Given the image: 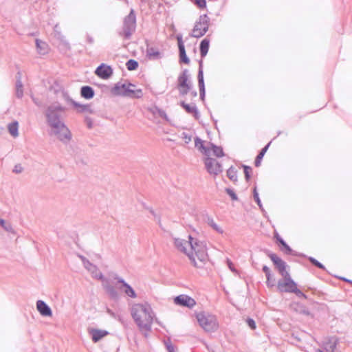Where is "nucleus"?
<instances>
[{"label": "nucleus", "mask_w": 352, "mask_h": 352, "mask_svg": "<svg viewBox=\"0 0 352 352\" xmlns=\"http://www.w3.org/2000/svg\"><path fill=\"white\" fill-rule=\"evenodd\" d=\"M65 110L60 104H53L47 107L45 116L53 134L63 144H68L72 140V133L62 119L61 113Z\"/></svg>", "instance_id": "f257e3e1"}, {"label": "nucleus", "mask_w": 352, "mask_h": 352, "mask_svg": "<svg viewBox=\"0 0 352 352\" xmlns=\"http://www.w3.org/2000/svg\"><path fill=\"white\" fill-rule=\"evenodd\" d=\"M131 316L140 331H145L144 336L151 331L154 314L148 304H137L131 308Z\"/></svg>", "instance_id": "f03ea898"}, {"label": "nucleus", "mask_w": 352, "mask_h": 352, "mask_svg": "<svg viewBox=\"0 0 352 352\" xmlns=\"http://www.w3.org/2000/svg\"><path fill=\"white\" fill-rule=\"evenodd\" d=\"M188 243L190 245L192 252L187 253V256L195 267L201 268L208 260L206 243L205 241H199L196 238L188 236Z\"/></svg>", "instance_id": "7ed1b4c3"}, {"label": "nucleus", "mask_w": 352, "mask_h": 352, "mask_svg": "<svg viewBox=\"0 0 352 352\" xmlns=\"http://www.w3.org/2000/svg\"><path fill=\"white\" fill-rule=\"evenodd\" d=\"M196 318L200 327L206 332H214L219 328V323L214 315L201 311L196 314Z\"/></svg>", "instance_id": "20e7f679"}, {"label": "nucleus", "mask_w": 352, "mask_h": 352, "mask_svg": "<svg viewBox=\"0 0 352 352\" xmlns=\"http://www.w3.org/2000/svg\"><path fill=\"white\" fill-rule=\"evenodd\" d=\"M136 29V14L133 9H131L130 12L123 20L122 30L118 33L120 36L125 39H130L132 34Z\"/></svg>", "instance_id": "39448f33"}, {"label": "nucleus", "mask_w": 352, "mask_h": 352, "mask_svg": "<svg viewBox=\"0 0 352 352\" xmlns=\"http://www.w3.org/2000/svg\"><path fill=\"white\" fill-rule=\"evenodd\" d=\"M210 25V18L206 14H201L195 23L194 27L190 34V36L201 38L208 31Z\"/></svg>", "instance_id": "423d86ee"}, {"label": "nucleus", "mask_w": 352, "mask_h": 352, "mask_svg": "<svg viewBox=\"0 0 352 352\" xmlns=\"http://www.w3.org/2000/svg\"><path fill=\"white\" fill-rule=\"evenodd\" d=\"M204 164L206 170L210 175L216 176L223 171L222 164L210 156L206 157Z\"/></svg>", "instance_id": "0eeeda50"}, {"label": "nucleus", "mask_w": 352, "mask_h": 352, "mask_svg": "<svg viewBox=\"0 0 352 352\" xmlns=\"http://www.w3.org/2000/svg\"><path fill=\"white\" fill-rule=\"evenodd\" d=\"M296 287V283L291 277H287L285 279H280L277 283V289L282 293H293Z\"/></svg>", "instance_id": "6e6552de"}, {"label": "nucleus", "mask_w": 352, "mask_h": 352, "mask_svg": "<svg viewBox=\"0 0 352 352\" xmlns=\"http://www.w3.org/2000/svg\"><path fill=\"white\" fill-rule=\"evenodd\" d=\"M174 302L177 305L185 307L188 308H192L196 305L195 299L186 294H181L176 296L174 299Z\"/></svg>", "instance_id": "1a4fd4ad"}, {"label": "nucleus", "mask_w": 352, "mask_h": 352, "mask_svg": "<svg viewBox=\"0 0 352 352\" xmlns=\"http://www.w3.org/2000/svg\"><path fill=\"white\" fill-rule=\"evenodd\" d=\"M198 85L199 89V96L201 100H205L206 96V88L204 78V71H203V60L199 61V70L197 74Z\"/></svg>", "instance_id": "9d476101"}, {"label": "nucleus", "mask_w": 352, "mask_h": 352, "mask_svg": "<svg viewBox=\"0 0 352 352\" xmlns=\"http://www.w3.org/2000/svg\"><path fill=\"white\" fill-rule=\"evenodd\" d=\"M95 74L102 79H108L113 74V69L110 65L101 63L96 69Z\"/></svg>", "instance_id": "9b49d317"}, {"label": "nucleus", "mask_w": 352, "mask_h": 352, "mask_svg": "<svg viewBox=\"0 0 352 352\" xmlns=\"http://www.w3.org/2000/svg\"><path fill=\"white\" fill-rule=\"evenodd\" d=\"M176 38L177 40L179 48V62L181 63L188 65L190 63V59L186 55L185 46L184 44L182 34H177Z\"/></svg>", "instance_id": "f8f14e48"}, {"label": "nucleus", "mask_w": 352, "mask_h": 352, "mask_svg": "<svg viewBox=\"0 0 352 352\" xmlns=\"http://www.w3.org/2000/svg\"><path fill=\"white\" fill-rule=\"evenodd\" d=\"M263 252L271 259L278 271H283L284 268H287V265L286 263L279 258L276 254L272 252L267 249H265Z\"/></svg>", "instance_id": "ddd939ff"}, {"label": "nucleus", "mask_w": 352, "mask_h": 352, "mask_svg": "<svg viewBox=\"0 0 352 352\" xmlns=\"http://www.w3.org/2000/svg\"><path fill=\"white\" fill-rule=\"evenodd\" d=\"M65 99L72 104V105L77 109V111L78 113H83V112H89L90 113H93L94 111L91 108V105L89 104H81L74 100H72L67 93L63 94Z\"/></svg>", "instance_id": "4468645a"}, {"label": "nucleus", "mask_w": 352, "mask_h": 352, "mask_svg": "<svg viewBox=\"0 0 352 352\" xmlns=\"http://www.w3.org/2000/svg\"><path fill=\"white\" fill-rule=\"evenodd\" d=\"M146 56L148 60H157L161 59L164 54L157 48L150 46L146 42Z\"/></svg>", "instance_id": "2eb2a0df"}, {"label": "nucleus", "mask_w": 352, "mask_h": 352, "mask_svg": "<svg viewBox=\"0 0 352 352\" xmlns=\"http://www.w3.org/2000/svg\"><path fill=\"white\" fill-rule=\"evenodd\" d=\"M193 87L191 80L189 79L188 70L184 69L177 78V87Z\"/></svg>", "instance_id": "dca6fc26"}, {"label": "nucleus", "mask_w": 352, "mask_h": 352, "mask_svg": "<svg viewBox=\"0 0 352 352\" xmlns=\"http://www.w3.org/2000/svg\"><path fill=\"white\" fill-rule=\"evenodd\" d=\"M129 87H135V85L131 82H128L126 85L119 82L115 85V87L112 89V93L116 96H122L125 97V90L128 89Z\"/></svg>", "instance_id": "f3484780"}, {"label": "nucleus", "mask_w": 352, "mask_h": 352, "mask_svg": "<svg viewBox=\"0 0 352 352\" xmlns=\"http://www.w3.org/2000/svg\"><path fill=\"white\" fill-rule=\"evenodd\" d=\"M36 308L43 316H52V311L50 306L42 300H38L36 302Z\"/></svg>", "instance_id": "a211bd4d"}, {"label": "nucleus", "mask_w": 352, "mask_h": 352, "mask_svg": "<svg viewBox=\"0 0 352 352\" xmlns=\"http://www.w3.org/2000/svg\"><path fill=\"white\" fill-rule=\"evenodd\" d=\"M179 105L188 113L192 114L196 120H199L200 118V113L196 107L195 104H188L184 101H181Z\"/></svg>", "instance_id": "6ab92c4d"}, {"label": "nucleus", "mask_w": 352, "mask_h": 352, "mask_svg": "<svg viewBox=\"0 0 352 352\" xmlns=\"http://www.w3.org/2000/svg\"><path fill=\"white\" fill-rule=\"evenodd\" d=\"M89 334L91 336V340L94 343L99 342L102 338L109 334L106 330L98 329H91L89 330Z\"/></svg>", "instance_id": "aec40b11"}, {"label": "nucleus", "mask_w": 352, "mask_h": 352, "mask_svg": "<svg viewBox=\"0 0 352 352\" xmlns=\"http://www.w3.org/2000/svg\"><path fill=\"white\" fill-rule=\"evenodd\" d=\"M289 307L292 310L299 314L305 316H309L311 314L309 309L302 303L294 302L291 303Z\"/></svg>", "instance_id": "412c9836"}, {"label": "nucleus", "mask_w": 352, "mask_h": 352, "mask_svg": "<svg viewBox=\"0 0 352 352\" xmlns=\"http://www.w3.org/2000/svg\"><path fill=\"white\" fill-rule=\"evenodd\" d=\"M195 146L206 157L210 155V146H206L204 142L200 138L196 137L195 138Z\"/></svg>", "instance_id": "4be33fe9"}, {"label": "nucleus", "mask_w": 352, "mask_h": 352, "mask_svg": "<svg viewBox=\"0 0 352 352\" xmlns=\"http://www.w3.org/2000/svg\"><path fill=\"white\" fill-rule=\"evenodd\" d=\"M338 339L336 337H329L324 342V349L329 352H336Z\"/></svg>", "instance_id": "5701e85b"}, {"label": "nucleus", "mask_w": 352, "mask_h": 352, "mask_svg": "<svg viewBox=\"0 0 352 352\" xmlns=\"http://www.w3.org/2000/svg\"><path fill=\"white\" fill-rule=\"evenodd\" d=\"M135 87H129L128 89H126L125 97L131 98H141L143 96V91L141 89H134Z\"/></svg>", "instance_id": "b1692460"}, {"label": "nucleus", "mask_w": 352, "mask_h": 352, "mask_svg": "<svg viewBox=\"0 0 352 352\" xmlns=\"http://www.w3.org/2000/svg\"><path fill=\"white\" fill-rule=\"evenodd\" d=\"M94 89L88 85L82 86L80 89V96L86 100H90L94 97Z\"/></svg>", "instance_id": "393cba45"}, {"label": "nucleus", "mask_w": 352, "mask_h": 352, "mask_svg": "<svg viewBox=\"0 0 352 352\" xmlns=\"http://www.w3.org/2000/svg\"><path fill=\"white\" fill-rule=\"evenodd\" d=\"M104 289L111 299L113 300H118L119 299L118 292L113 285L107 283L104 285Z\"/></svg>", "instance_id": "a878e982"}, {"label": "nucleus", "mask_w": 352, "mask_h": 352, "mask_svg": "<svg viewBox=\"0 0 352 352\" xmlns=\"http://www.w3.org/2000/svg\"><path fill=\"white\" fill-rule=\"evenodd\" d=\"M280 250L284 252L285 254L287 255H292V256H302V257H306V255L302 253H298L294 250H293L285 241L283 244L281 245Z\"/></svg>", "instance_id": "bb28decb"}, {"label": "nucleus", "mask_w": 352, "mask_h": 352, "mask_svg": "<svg viewBox=\"0 0 352 352\" xmlns=\"http://www.w3.org/2000/svg\"><path fill=\"white\" fill-rule=\"evenodd\" d=\"M209 46H210V40L208 39L207 38L203 39L201 43H200V45H199V50H200V54H201V58H204L208 52V50H209Z\"/></svg>", "instance_id": "cd10ccee"}, {"label": "nucleus", "mask_w": 352, "mask_h": 352, "mask_svg": "<svg viewBox=\"0 0 352 352\" xmlns=\"http://www.w3.org/2000/svg\"><path fill=\"white\" fill-rule=\"evenodd\" d=\"M36 46L38 54L44 55L47 53L48 45L45 42L36 38Z\"/></svg>", "instance_id": "c85d7f7f"}, {"label": "nucleus", "mask_w": 352, "mask_h": 352, "mask_svg": "<svg viewBox=\"0 0 352 352\" xmlns=\"http://www.w3.org/2000/svg\"><path fill=\"white\" fill-rule=\"evenodd\" d=\"M271 144V142H270L267 144H266L259 152V153L256 157L255 161H254V165L256 167H258L261 165V160L263 157H264L265 153L267 152V149L269 148V146Z\"/></svg>", "instance_id": "c756f323"}, {"label": "nucleus", "mask_w": 352, "mask_h": 352, "mask_svg": "<svg viewBox=\"0 0 352 352\" xmlns=\"http://www.w3.org/2000/svg\"><path fill=\"white\" fill-rule=\"evenodd\" d=\"M208 144L210 146V150H212L214 155L217 157H221L224 156L225 154L221 146H217L212 142H208Z\"/></svg>", "instance_id": "7c9ffc66"}, {"label": "nucleus", "mask_w": 352, "mask_h": 352, "mask_svg": "<svg viewBox=\"0 0 352 352\" xmlns=\"http://www.w3.org/2000/svg\"><path fill=\"white\" fill-rule=\"evenodd\" d=\"M187 243V241H186L184 239L175 238L174 239V245L181 252L185 253L187 255V251L186 248L185 247L186 244Z\"/></svg>", "instance_id": "2f4dec72"}, {"label": "nucleus", "mask_w": 352, "mask_h": 352, "mask_svg": "<svg viewBox=\"0 0 352 352\" xmlns=\"http://www.w3.org/2000/svg\"><path fill=\"white\" fill-rule=\"evenodd\" d=\"M8 131L12 136L16 138L19 135V123L17 121H14L10 123L8 126Z\"/></svg>", "instance_id": "473e14b6"}, {"label": "nucleus", "mask_w": 352, "mask_h": 352, "mask_svg": "<svg viewBox=\"0 0 352 352\" xmlns=\"http://www.w3.org/2000/svg\"><path fill=\"white\" fill-rule=\"evenodd\" d=\"M206 221L208 226H210L213 230H214L218 233L222 234L223 232V230L214 222L212 217L209 216L207 217Z\"/></svg>", "instance_id": "72a5a7b5"}, {"label": "nucleus", "mask_w": 352, "mask_h": 352, "mask_svg": "<svg viewBox=\"0 0 352 352\" xmlns=\"http://www.w3.org/2000/svg\"><path fill=\"white\" fill-rule=\"evenodd\" d=\"M15 95L17 98H22L23 96V85L22 82L16 80Z\"/></svg>", "instance_id": "f704fd0d"}, {"label": "nucleus", "mask_w": 352, "mask_h": 352, "mask_svg": "<svg viewBox=\"0 0 352 352\" xmlns=\"http://www.w3.org/2000/svg\"><path fill=\"white\" fill-rule=\"evenodd\" d=\"M228 177L232 182H237V171L234 166H230L227 170Z\"/></svg>", "instance_id": "c9c22d12"}, {"label": "nucleus", "mask_w": 352, "mask_h": 352, "mask_svg": "<svg viewBox=\"0 0 352 352\" xmlns=\"http://www.w3.org/2000/svg\"><path fill=\"white\" fill-rule=\"evenodd\" d=\"M138 65V62L134 59H129L126 63V67L129 71H133L137 69Z\"/></svg>", "instance_id": "e433bc0d"}, {"label": "nucleus", "mask_w": 352, "mask_h": 352, "mask_svg": "<svg viewBox=\"0 0 352 352\" xmlns=\"http://www.w3.org/2000/svg\"><path fill=\"white\" fill-rule=\"evenodd\" d=\"M305 258H307V259L310 261V263L317 267L319 269H321L322 270H326V268L323 264H322L320 262H319L318 260H316L315 258L312 256H306Z\"/></svg>", "instance_id": "4c0bfd02"}, {"label": "nucleus", "mask_w": 352, "mask_h": 352, "mask_svg": "<svg viewBox=\"0 0 352 352\" xmlns=\"http://www.w3.org/2000/svg\"><path fill=\"white\" fill-rule=\"evenodd\" d=\"M124 292L126 294V295H127L128 296H129L132 298H136V296H137L136 293L130 285L127 284L126 286L124 287Z\"/></svg>", "instance_id": "58836bf2"}, {"label": "nucleus", "mask_w": 352, "mask_h": 352, "mask_svg": "<svg viewBox=\"0 0 352 352\" xmlns=\"http://www.w3.org/2000/svg\"><path fill=\"white\" fill-rule=\"evenodd\" d=\"M241 166L243 168L245 180L247 182L250 181V179L251 178V174H252V167L249 166H247V165H245V164H242Z\"/></svg>", "instance_id": "ea45409f"}, {"label": "nucleus", "mask_w": 352, "mask_h": 352, "mask_svg": "<svg viewBox=\"0 0 352 352\" xmlns=\"http://www.w3.org/2000/svg\"><path fill=\"white\" fill-rule=\"evenodd\" d=\"M78 257L82 261L83 266L86 270L89 267H95V265L91 263L85 256L79 254Z\"/></svg>", "instance_id": "a19ab883"}, {"label": "nucleus", "mask_w": 352, "mask_h": 352, "mask_svg": "<svg viewBox=\"0 0 352 352\" xmlns=\"http://www.w3.org/2000/svg\"><path fill=\"white\" fill-rule=\"evenodd\" d=\"M253 196H254V199L255 201L256 202V204H258L259 208L263 210V205H262L261 201L259 198L258 193L257 192L256 186L253 189Z\"/></svg>", "instance_id": "79ce46f5"}, {"label": "nucleus", "mask_w": 352, "mask_h": 352, "mask_svg": "<svg viewBox=\"0 0 352 352\" xmlns=\"http://www.w3.org/2000/svg\"><path fill=\"white\" fill-rule=\"evenodd\" d=\"M191 1L199 9H204L206 8V0H191Z\"/></svg>", "instance_id": "37998d69"}, {"label": "nucleus", "mask_w": 352, "mask_h": 352, "mask_svg": "<svg viewBox=\"0 0 352 352\" xmlns=\"http://www.w3.org/2000/svg\"><path fill=\"white\" fill-rule=\"evenodd\" d=\"M225 191L231 197L232 200H233V201L238 200V197L232 189L226 188L225 189Z\"/></svg>", "instance_id": "c03bdc74"}, {"label": "nucleus", "mask_w": 352, "mask_h": 352, "mask_svg": "<svg viewBox=\"0 0 352 352\" xmlns=\"http://www.w3.org/2000/svg\"><path fill=\"white\" fill-rule=\"evenodd\" d=\"M266 285L268 287H273L275 286V278H273V275L270 274L269 276H266Z\"/></svg>", "instance_id": "a18cd8bd"}, {"label": "nucleus", "mask_w": 352, "mask_h": 352, "mask_svg": "<svg viewBox=\"0 0 352 352\" xmlns=\"http://www.w3.org/2000/svg\"><path fill=\"white\" fill-rule=\"evenodd\" d=\"M178 89H179V95L180 96H185L186 95L188 92H190L191 91V89H192V87H177Z\"/></svg>", "instance_id": "49530a36"}, {"label": "nucleus", "mask_w": 352, "mask_h": 352, "mask_svg": "<svg viewBox=\"0 0 352 352\" xmlns=\"http://www.w3.org/2000/svg\"><path fill=\"white\" fill-rule=\"evenodd\" d=\"M246 323L248 325V327L252 330H254L256 327V322L252 318H248L246 320Z\"/></svg>", "instance_id": "de8ad7c7"}, {"label": "nucleus", "mask_w": 352, "mask_h": 352, "mask_svg": "<svg viewBox=\"0 0 352 352\" xmlns=\"http://www.w3.org/2000/svg\"><path fill=\"white\" fill-rule=\"evenodd\" d=\"M182 138L184 140L186 144H189L191 142L192 136L187 133L183 132L182 133Z\"/></svg>", "instance_id": "09e8293b"}, {"label": "nucleus", "mask_w": 352, "mask_h": 352, "mask_svg": "<svg viewBox=\"0 0 352 352\" xmlns=\"http://www.w3.org/2000/svg\"><path fill=\"white\" fill-rule=\"evenodd\" d=\"M294 294H295L296 295V296L299 297V298H303L305 299H307V296L306 294H305L301 290H300L299 289H298V287H296L294 290Z\"/></svg>", "instance_id": "8fccbe9b"}, {"label": "nucleus", "mask_w": 352, "mask_h": 352, "mask_svg": "<svg viewBox=\"0 0 352 352\" xmlns=\"http://www.w3.org/2000/svg\"><path fill=\"white\" fill-rule=\"evenodd\" d=\"M23 170V168L20 164H17L14 166L13 168V173H21Z\"/></svg>", "instance_id": "3c124183"}, {"label": "nucleus", "mask_w": 352, "mask_h": 352, "mask_svg": "<svg viewBox=\"0 0 352 352\" xmlns=\"http://www.w3.org/2000/svg\"><path fill=\"white\" fill-rule=\"evenodd\" d=\"M227 264H228L229 269L232 272H233L236 274H239L238 271L235 269L233 263L230 259H227Z\"/></svg>", "instance_id": "603ef678"}, {"label": "nucleus", "mask_w": 352, "mask_h": 352, "mask_svg": "<svg viewBox=\"0 0 352 352\" xmlns=\"http://www.w3.org/2000/svg\"><path fill=\"white\" fill-rule=\"evenodd\" d=\"M85 122L89 129H91L93 127V120L91 118L86 116L85 118Z\"/></svg>", "instance_id": "864d4df0"}, {"label": "nucleus", "mask_w": 352, "mask_h": 352, "mask_svg": "<svg viewBox=\"0 0 352 352\" xmlns=\"http://www.w3.org/2000/svg\"><path fill=\"white\" fill-rule=\"evenodd\" d=\"M274 238L276 239V242L279 243L280 245L283 244V243L285 242L283 239L276 232L274 233Z\"/></svg>", "instance_id": "5fc2aeb1"}, {"label": "nucleus", "mask_w": 352, "mask_h": 352, "mask_svg": "<svg viewBox=\"0 0 352 352\" xmlns=\"http://www.w3.org/2000/svg\"><path fill=\"white\" fill-rule=\"evenodd\" d=\"M93 276L98 280H104V276L103 274L99 271H98L94 274H93Z\"/></svg>", "instance_id": "6e6d98bb"}, {"label": "nucleus", "mask_w": 352, "mask_h": 352, "mask_svg": "<svg viewBox=\"0 0 352 352\" xmlns=\"http://www.w3.org/2000/svg\"><path fill=\"white\" fill-rule=\"evenodd\" d=\"M7 232H11V233H14V229L12 226V225L10 223H6L4 227L3 228Z\"/></svg>", "instance_id": "4d7b16f0"}, {"label": "nucleus", "mask_w": 352, "mask_h": 352, "mask_svg": "<svg viewBox=\"0 0 352 352\" xmlns=\"http://www.w3.org/2000/svg\"><path fill=\"white\" fill-rule=\"evenodd\" d=\"M114 278L118 281V283H121L123 287L126 286L128 284L122 278L118 276H116Z\"/></svg>", "instance_id": "13d9d810"}, {"label": "nucleus", "mask_w": 352, "mask_h": 352, "mask_svg": "<svg viewBox=\"0 0 352 352\" xmlns=\"http://www.w3.org/2000/svg\"><path fill=\"white\" fill-rule=\"evenodd\" d=\"M280 274L283 276V279H285L287 277H291L289 273L286 270V268L283 269V271H278Z\"/></svg>", "instance_id": "bf43d9fd"}, {"label": "nucleus", "mask_w": 352, "mask_h": 352, "mask_svg": "<svg viewBox=\"0 0 352 352\" xmlns=\"http://www.w3.org/2000/svg\"><path fill=\"white\" fill-rule=\"evenodd\" d=\"M165 344L168 352H175V348L170 341L168 342H165Z\"/></svg>", "instance_id": "052dcab7"}, {"label": "nucleus", "mask_w": 352, "mask_h": 352, "mask_svg": "<svg viewBox=\"0 0 352 352\" xmlns=\"http://www.w3.org/2000/svg\"><path fill=\"white\" fill-rule=\"evenodd\" d=\"M158 114L163 119L166 120H168V116L164 110L158 109Z\"/></svg>", "instance_id": "680f3d73"}, {"label": "nucleus", "mask_w": 352, "mask_h": 352, "mask_svg": "<svg viewBox=\"0 0 352 352\" xmlns=\"http://www.w3.org/2000/svg\"><path fill=\"white\" fill-rule=\"evenodd\" d=\"M262 270L265 273V276H269L272 274L270 269L267 265H263Z\"/></svg>", "instance_id": "e2e57ef3"}, {"label": "nucleus", "mask_w": 352, "mask_h": 352, "mask_svg": "<svg viewBox=\"0 0 352 352\" xmlns=\"http://www.w3.org/2000/svg\"><path fill=\"white\" fill-rule=\"evenodd\" d=\"M148 210H149L151 214L155 217V219H157L158 221L160 222V218L156 214L155 212L151 208H148Z\"/></svg>", "instance_id": "0e129e2a"}, {"label": "nucleus", "mask_w": 352, "mask_h": 352, "mask_svg": "<svg viewBox=\"0 0 352 352\" xmlns=\"http://www.w3.org/2000/svg\"><path fill=\"white\" fill-rule=\"evenodd\" d=\"M86 39H87V42L91 45L93 44L94 42V38L91 36H90L89 34H87Z\"/></svg>", "instance_id": "69168bd1"}, {"label": "nucleus", "mask_w": 352, "mask_h": 352, "mask_svg": "<svg viewBox=\"0 0 352 352\" xmlns=\"http://www.w3.org/2000/svg\"><path fill=\"white\" fill-rule=\"evenodd\" d=\"M87 270L90 272L92 274H94L96 272L98 271V268L96 265H95V267H89Z\"/></svg>", "instance_id": "338daca9"}, {"label": "nucleus", "mask_w": 352, "mask_h": 352, "mask_svg": "<svg viewBox=\"0 0 352 352\" xmlns=\"http://www.w3.org/2000/svg\"><path fill=\"white\" fill-rule=\"evenodd\" d=\"M107 313L114 318H117L116 314L110 309H107Z\"/></svg>", "instance_id": "774afa93"}]
</instances>
